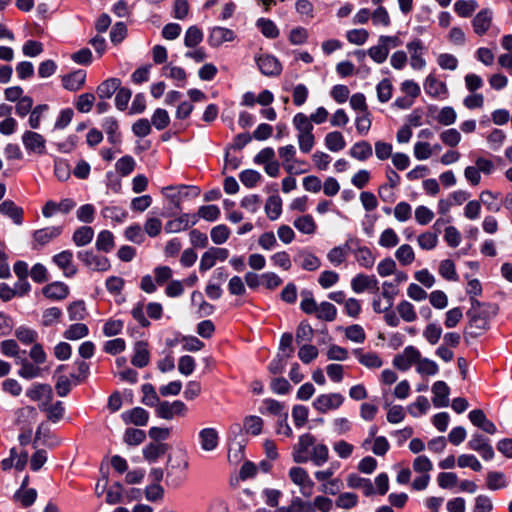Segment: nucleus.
<instances>
[{
	"label": "nucleus",
	"instance_id": "3c124183",
	"mask_svg": "<svg viewBox=\"0 0 512 512\" xmlns=\"http://www.w3.org/2000/svg\"><path fill=\"white\" fill-rule=\"evenodd\" d=\"M396 310L399 316L405 322H414L417 319V314L414 306L406 300H402L401 302H399L396 307Z\"/></svg>",
	"mask_w": 512,
	"mask_h": 512
},
{
	"label": "nucleus",
	"instance_id": "4be33fe9",
	"mask_svg": "<svg viewBox=\"0 0 512 512\" xmlns=\"http://www.w3.org/2000/svg\"><path fill=\"white\" fill-rule=\"evenodd\" d=\"M86 80V72L84 70H76L62 77L63 87L69 91H78L82 88Z\"/></svg>",
	"mask_w": 512,
	"mask_h": 512
},
{
	"label": "nucleus",
	"instance_id": "79ce46f5",
	"mask_svg": "<svg viewBox=\"0 0 512 512\" xmlns=\"http://www.w3.org/2000/svg\"><path fill=\"white\" fill-rule=\"evenodd\" d=\"M295 228L304 234H314L316 231V223L311 215H303L294 221Z\"/></svg>",
	"mask_w": 512,
	"mask_h": 512
},
{
	"label": "nucleus",
	"instance_id": "a878e982",
	"mask_svg": "<svg viewBox=\"0 0 512 512\" xmlns=\"http://www.w3.org/2000/svg\"><path fill=\"white\" fill-rule=\"evenodd\" d=\"M295 262H298L302 269L306 271H315L320 265V259L307 250H301L297 253L294 258Z\"/></svg>",
	"mask_w": 512,
	"mask_h": 512
},
{
	"label": "nucleus",
	"instance_id": "a211bd4d",
	"mask_svg": "<svg viewBox=\"0 0 512 512\" xmlns=\"http://www.w3.org/2000/svg\"><path fill=\"white\" fill-rule=\"evenodd\" d=\"M199 443L205 452L214 451L219 444V435L214 428H204L199 431Z\"/></svg>",
	"mask_w": 512,
	"mask_h": 512
},
{
	"label": "nucleus",
	"instance_id": "c9c22d12",
	"mask_svg": "<svg viewBox=\"0 0 512 512\" xmlns=\"http://www.w3.org/2000/svg\"><path fill=\"white\" fill-rule=\"evenodd\" d=\"M328 459V447L322 443L315 444L309 453V461H311L315 466H322L328 461Z\"/></svg>",
	"mask_w": 512,
	"mask_h": 512
},
{
	"label": "nucleus",
	"instance_id": "603ef678",
	"mask_svg": "<svg viewBox=\"0 0 512 512\" xmlns=\"http://www.w3.org/2000/svg\"><path fill=\"white\" fill-rule=\"evenodd\" d=\"M279 157L283 160L285 168L288 172H293L294 166L290 164L295 159L296 149L292 144L280 147L278 149Z\"/></svg>",
	"mask_w": 512,
	"mask_h": 512
},
{
	"label": "nucleus",
	"instance_id": "1a4fd4ad",
	"mask_svg": "<svg viewBox=\"0 0 512 512\" xmlns=\"http://www.w3.org/2000/svg\"><path fill=\"white\" fill-rule=\"evenodd\" d=\"M425 92L432 98L445 99L448 95L447 85L439 80L434 73H430L424 83Z\"/></svg>",
	"mask_w": 512,
	"mask_h": 512
},
{
	"label": "nucleus",
	"instance_id": "2eb2a0df",
	"mask_svg": "<svg viewBox=\"0 0 512 512\" xmlns=\"http://www.w3.org/2000/svg\"><path fill=\"white\" fill-rule=\"evenodd\" d=\"M493 13L489 8L480 10L472 20L474 32L482 36L487 33L492 24Z\"/></svg>",
	"mask_w": 512,
	"mask_h": 512
},
{
	"label": "nucleus",
	"instance_id": "423d86ee",
	"mask_svg": "<svg viewBox=\"0 0 512 512\" xmlns=\"http://www.w3.org/2000/svg\"><path fill=\"white\" fill-rule=\"evenodd\" d=\"M229 257V251L226 248L210 247L205 251L200 259L199 270L206 272L215 266L217 261H225Z\"/></svg>",
	"mask_w": 512,
	"mask_h": 512
},
{
	"label": "nucleus",
	"instance_id": "6ab92c4d",
	"mask_svg": "<svg viewBox=\"0 0 512 512\" xmlns=\"http://www.w3.org/2000/svg\"><path fill=\"white\" fill-rule=\"evenodd\" d=\"M433 404L437 408L446 407L449 404L450 388L444 381H436L432 386Z\"/></svg>",
	"mask_w": 512,
	"mask_h": 512
},
{
	"label": "nucleus",
	"instance_id": "69168bd1",
	"mask_svg": "<svg viewBox=\"0 0 512 512\" xmlns=\"http://www.w3.org/2000/svg\"><path fill=\"white\" fill-rule=\"evenodd\" d=\"M210 236L214 244L220 245L228 240L230 230L226 225L220 224L211 229Z\"/></svg>",
	"mask_w": 512,
	"mask_h": 512
},
{
	"label": "nucleus",
	"instance_id": "72a5a7b5",
	"mask_svg": "<svg viewBox=\"0 0 512 512\" xmlns=\"http://www.w3.org/2000/svg\"><path fill=\"white\" fill-rule=\"evenodd\" d=\"M96 249L98 251L109 253L115 247L114 236L109 230H102L97 235L95 242Z\"/></svg>",
	"mask_w": 512,
	"mask_h": 512
},
{
	"label": "nucleus",
	"instance_id": "7ed1b4c3",
	"mask_svg": "<svg viewBox=\"0 0 512 512\" xmlns=\"http://www.w3.org/2000/svg\"><path fill=\"white\" fill-rule=\"evenodd\" d=\"M316 444V439L313 435L306 433L299 437L298 443L293 447V460L294 462L306 463L309 461V453Z\"/></svg>",
	"mask_w": 512,
	"mask_h": 512
},
{
	"label": "nucleus",
	"instance_id": "58836bf2",
	"mask_svg": "<svg viewBox=\"0 0 512 512\" xmlns=\"http://www.w3.org/2000/svg\"><path fill=\"white\" fill-rule=\"evenodd\" d=\"M265 212L272 221L279 218L282 212V200L278 195H272L267 199Z\"/></svg>",
	"mask_w": 512,
	"mask_h": 512
},
{
	"label": "nucleus",
	"instance_id": "aec40b11",
	"mask_svg": "<svg viewBox=\"0 0 512 512\" xmlns=\"http://www.w3.org/2000/svg\"><path fill=\"white\" fill-rule=\"evenodd\" d=\"M235 39V33L225 27H214L209 35L208 42L212 47H219L225 42H231Z\"/></svg>",
	"mask_w": 512,
	"mask_h": 512
},
{
	"label": "nucleus",
	"instance_id": "f03ea898",
	"mask_svg": "<svg viewBox=\"0 0 512 512\" xmlns=\"http://www.w3.org/2000/svg\"><path fill=\"white\" fill-rule=\"evenodd\" d=\"M155 411L159 418L172 420L174 417H185L188 413V407L181 400L173 402L161 401L158 403Z\"/></svg>",
	"mask_w": 512,
	"mask_h": 512
},
{
	"label": "nucleus",
	"instance_id": "49530a36",
	"mask_svg": "<svg viewBox=\"0 0 512 512\" xmlns=\"http://www.w3.org/2000/svg\"><path fill=\"white\" fill-rule=\"evenodd\" d=\"M102 215L106 219L121 223L127 218V211L119 206H106L101 211Z\"/></svg>",
	"mask_w": 512,
	"mask_h": 512
},
{
	"label": "nucleus",
	"instance_id": "473e14b6",
	"mask_svg": "<svg viewBox=\"0 0 512 512\" xmlns=\"http://www.w3.org/2000/svg\"><path fill=\"white\" fill-rule=\"evenodd\" d=\"M120 85L121 81L118 78L107 79L97 87V95L100 99H108L119 89Z\"/></svg>",
	"mask_w": 512,
	"mask_h": 512
},
{
	"label": "nucleus",
	"instance_id": "774afa93",
	"mask_svg": "<svg viewBox=\"0 0 512 512\" xmlns=\"http://www.w3.org/2000/svg\"><path fill=\"white\" fill-rule=\"evenodd\" d=\"M358 503V496L352 492H344L339 494L335 504L338 508L351 509Z\"/></svg>",
	"mask_w": 512,
	"mask_h": 512
},
{
	"label": "nucleus",
	"instance_id": "338daca9",
	"mask_svg": "<svg viewBox=\"0 0 512 512\" xmlns=\"http://www.w3.org/2000/svg\"><path fill=\"white\" fill-rule=\"evenodd\" d=\"M417 242L421 249L432 250L438 244V234L437 232H424L418 236Z\"/></svg>",
	"mask_w": 512,
	"mask_h": 512
},
{
	"label": "nucleus",
	"instance_id": "ea45409f",
	"mask_svg": "<svg viewBox=\"0 0 512 512\" xmlns=\"http://www.w3.org/2000/svg\"><path fill=\"white\" fill-rule=\"evenodd\" d=\"M27 396L33 401H40L43 397H46V401H51L52 388L48 384H38L27 391Z\"/></svg>",
	"mask_w": 512,
	"mask_h": 512
},
{
	"label": "nucleus",
	"instance_id": "f704fd0d",
	"mask_svg": "<svg viewBox=\"0 0 512 512\" xmlns=\"http://www.w3.org/2000/svg\"><path fill=\"white\" fill-rule=\"evenodd\" d=\"M372 146L367 141H359L355 143L349 150L351 157L365 161L372 156Z\"/></svg>",
	"mask_w": 512,
	"mask_h": 512
},
{
	"label": "nucleus",
	"instance_id": "09e8293b",
	"mask_svg": "<svg viewBox=\"0 0 512 512\" xmlns=\"http://www.w3.org/2000/svg\"><path fill=\"white\" fill-rule=\"evenodd\" d=\"M243 426L247 434L257 436L262 432L263 420L259 416L250 415L244 419Z\"/></svg>",
	"mask_w": 512,
	"mask_h": 512
},
{
	"label": "nucleus",
	"instance_id": "37998d69",
	"mask_svg": "<svg viewBox=\"0 0 512 512\" xmlns=\"http://www.w3.org/2000/svg\"><path fill=\"white\" fill-rule=\"evenodd\" d=\"M89 333V329L86 324L84 323H75L70 325L65 331H64V337L67 340H79L84 337H86Z\"/></svg>",
	"mask_w": 512,
	"mask_h": 512
},
{
	"label": "nucleus",
	"instance_id": "f257e3e1",
	"mask_svg": "<svg viewBox=\"0 0 512 512\" xmlns=\"http://www.w3.org/2000/svg\"><path fill=\"white\" fill-rule=\"evenodd\" d=\"M77 258L83 265L92 271L106 272L111 268L107 257L96 254L93 250H81L77 252Z\"/></svg>",
	"mask_w": 512,
	"mask_h": 512
},
{
	"label": "nucleus",
	"instance_id": "13d9d810",
	"mask_svg": "<svg viewBox=\"0 0 512 512\" xmlns=\"http://www.w3.org/2000/svg\"><path fill=\"white\" fill-rule=\"evenodd\" d=\"M378 243L383 248H393L398 245L399 237L392 228H386L380 234Z\"/></svg>",
	"mask_w": 512,
	"mask_h": 512
},
{
	"label": "nucleus",
	"instance_id": "5701e85b",
	"mask_svg": "<svg viewBox=\"0 0 512 512\" xmlns=\"http://www.w3.org/2000/svg\"><path fill=\"white\" fill-rule=\"evenodd\" d=\"M123 421L136 426H145L149 420V413L142 407H135L122 413Z\"/></svg>",
	"mask_w": 512,
	"mask_h": 512
},
{
	"label": "nucleus",
	"instance_id": "cd10ccee",
	"mask_svg": "<svg viewBox=\"0 0 512 512\" xmlns=\"http://www.w3.org/2000/svg\"><path fill=\"white\" fill-rule=\"evenodd\" d=\"M149 359L148 344L143 341L136 342L131 363L138 368H143L148 365Z\"/></svg>",
	"mask_w": 512,
	"mask_h": 512
},
{
	"label": "nucleus",
	"instance_id": "dca6fc26",
	"mask_svg": "<svg viewBox=\"0 0 512 512\" xmlns=\"http://www.w3.org/2000/svg\"><path fill=\"white\" fill-rule=\"evenodd\" d=\"M196 215L183 214L180 217L170 220L165 224L166 233H178L188 229L197 223Z\"/></svg>",
	"mask_w": 512,
	"mask_h": 512
},
{
	"label": "nucleus",
	"instance_id": "e433bc0d",
	"mask_svg": "<svg viewBox=\"0 0 512 512\" xmlns=\"http://www.w3.org/2000/svg\"><path fill=\"white\" fill-rule=\"evenodd\" d=\"M353 353L358 361L367 368H379L383 364L381 358L376 353H363L361 349H355Z\"/></svg>",
	"mask_w": 512,
	"mask_h": 512
},
{
	"label": "nucleus",
	"instance_id": "052dcab7",
	"mask_svg": "<svg viewBox=\"0 0 512 512\" xmlns=\"http://www.w3.org/2000/svg\"><path fill=\"white\" fill-rule=\"evenodd\" d=\"M170 123V117L165 109L158 108L151 117V123L157 130L165 129Z\"/></svg>",
	"mask_w": 512,
	"mask_h": 512
},
{
	"label": "nucleus",
	"instance_id": "c756f323",
	"mask_svg": "<svg viewBox=\"0 0 512 512\" xmlns=\"http://www.w3.org/2000/svg\"><path fill=\"white\" fill-rule=\"evenodd\" d=\"M326 148L331 152H338L345 148L346 141L339 131H332L326 134L324 138Z\"/></svg>",
	"mask_w": 512,
	"mask_h": 512
},
{
	"label": "nucleus",
	"instance_id": "864d4df0",
	"mask_svg": "<svg viewBox=\"0 0 512 512\" xmlns=\"http://www.w3.org/2000/svg\"><path fill=\"white\" fill-rule=\"evenodd\" d=\"M203 40V32L197 26H190L184 37L186 47L194 48Z\"/></svg>",
	"mask_w": 512,
	"mask_h": 512
},
{
	"label": "nucleus",
	"instance_id": "b1692460",
	"mask_svg": "<svg viewBox=\"0 0 512 512\" xmlns=\"http://www.w3.org/2000/svg\"><path fill=\"white\" fill-rule=\"evenodd\" d=\"M43 295L52 300H63L69 294V288L63 282H52L42 289Z\"/></svg>",
	"mask_w": 512,
	"mask_h": 512
},
{
	"label": "nucleus",
	"instance_id": "393cba45",
	"mask_svg": "<svg viewBox=\"0 0 512 512\" xmlns=\"http://www.w3.org/2000/svg\"><path fill=\"white\" fill-rule=\"evenodd\" d=\"M50 401H45L39 404V409L46 413L47 419L53 423L60 421L65 413V408L61 401L54 404H49Z\"/></svg>",
	"mask_w": 512,
	"mask_h": 512
},
{
	"label": "nucleus",
	"instance_id": "9d476101",
	"mask_svg": "<svg viewBox=\"0 0 512 512\" xmlns=\"http://www.w3.org/2000/svg\"><path fill=\"white\" fill-rule=\"evenodd\" d=\"M420 352L414 346H407L401 354H397L393 359V365L401 370H408L412 364L418 362Z\"/></svg>",
	"mask_w": 512,
	"mask_h": 512
},
{
	"label": "nucleus",
	"instance_id": "4d7b16f0",
	"mask_svg": "<svg viewBox=\"0 0 512 512\" xmlns=\"http://www.w3.org/2000/svg\"><path fill=\"white\" fill-rule=\"evenodd\" d=\"M143 398L142 403L149 407H157L161 401L152 384L146 383L142 385Z\"/></svg>",
	"mask_w": 512,
	"mask_h": 512
},
{
	"label": "nucleus",
	"instance_id": "39448f33",
	"mask_svg": "<svg viewBox=\"0 0 512 512\" xmlns=\"http://www.w3.org/2000/svg\"><path fill=\"white\" fill-rule=\"evenodd\" d=\"M289 477L294 484L299 486L303 496L310 497L313 494L314 483L304 468L292 467L289 470Z\"/></svg>",
	"mask_w": 512,
	"mask_h": 512
},
{
	"label": "nucleus",
	"instance_id": "a19ab883",
	"mask_svg": "<svg viewBox=\"0 0 512 512\" xmlns=\"http://www.w3.org/2000/svg\"><path fill=\"white\" fill-rule=\"evenodd\" d=\"M293 125L295 127V129L297 130L298 134L297 135H302V134H309V133H313V124L311 122V120L309 119V117L307 115H305L304 113H297L296 115H294L293 117Z\"/></svg>",
	"mask_w": 512,
	"mask_h": 512
},
{
	"label": "nucleus",
	"instance_id": "5fc2aeb1",
	"mask_svg": "<svg viewBox=\"0 0 512 512\" xmlns=\"http://www.w3.org/2000/svg\"><path fill=\"white\" fill-rule=\"evenodd\" d=\"M15 336L21 343L28 345L36 342L38 333L29 327L20 326L15 330Z\"/></svg>",
	"mask_w": 512,
	"mask_h": 512
},
{
	"label": "nucleus",
	"instance_id": "ddd939ff",
	"mask_svg": "<svg viewBox=\"0 0 512 512\" xmlns=\"http://www.w3.org/2000/svg\"><path fill=\"white\" fill-rule=\"evenodd\" d=\"M52 261L63 271L65 277H72L77 273V268L73 264V253L70 250H64L54 255Z\"/></svg>",
	"mask_w": 512,
	"mask_h": 512
},
{
	"label": "nucleus",
	"instance_id": "6e6d98bb",
	"mask_svg": "<svg viewBox=\"0 0 512 512\" xmlns=\"http://www.w3.org/2000/svg\"><path fill=\"white\" fill-rule=\"evenodd\" d=\"M416 370L421 375H436L439 371V367L436 362L428 358H421L417 362Z\"/></svg>",
	"mask_w": 512,
	"mask_h": 512
},
{
	"label": "nucleus",
	"instance_id": "f8f14e48",
	"mask_svg": "<svg viewBox=\"0 0 512 512\" xmlns=\"http://www.w3.org/2000/svg\"><path fill=\"white\" fill-rule=\"evenodd\" d=\"M256 63L261 73L266 76H278L282 71L281 63L273 55H260L256 58Z\"/></svg>",
	"mask_w": 512,
	"mask_h": 512
},
{
	"label": "nucleus",
	"instance_id": "9b49d317",
	"mask_svg": "<svg viewBox=\"0 0 512 512\" xmlns=\"http://www.w3.org/2000/svg\"><path fill=\"white\" fill-rule=\"evenodd\" d=\"M22 143L29 153L44 154L46 149V140L44 137L33 131H26L22 135Z\"/></svg>",
	"mask_w": 512,
	"mask_h": 512
},
{
	"label": "nucleus",
	"instance_id": "2f4dec72",
	"mask_svg": "<svg viewBox=\"0 0 512 512\" xmlns=\"http://www.w3.org/2000/svg\"><path fill=\"white\" fill-rule=\"evenodd\" d=\"M167 449L166 444L150 443L143 448V456L148 462L154 463L166 453Z\"/></svg>",
	"mask_w": 512,
	"mask_h": 512
},
{
	"label": "nucleus",
	"instance_id": "bf43d9fd",
	"mask_svg": "<svg viewBox=\"0 0 512 512\" xmlns=\"http://www.w3.org/2000/svg\"><path fill=\"white\" fill-rule=\"evenodd\" d=\"M430 408L428 399L424 396H419L416 401L407 407L410 415L418 417L421 414H425Z\"/></svg>",
	"mask_w": 512,
	"mask_h": 512
},
{
	"label": "nucleus",
	"instance_id": "8fccbe9b",
	"mask_svg": "<svg viewBox=\"0 0 512 512\" xmlns=\"http://www.w3.org/2000/svg\"><path fill=\"white\" fill-rule=\"evenodd\" d=\"M256 25L260 29L261 33L267 38L274 39L279 35V29L270 19L260 18L257 20Z\"/></svg>",
	"mask_w": 512,
	"mask_h": 512
},
{
	"label": "nucleus",
	"instance_id": "6e6552de",
	"mask_svg": "<svg viewBox=\"0 0 512 512\" xmlns=\"http://www.w3.org/2000/svg\"><path fill=\"white\" fill-rule=\"evenodd\" d=\"M61 233H62L61 226H50V227L36 230L33 233L32 248L39 249V248L47 245L53 239L59 237L61 235Z\"/></svg>",
	"mask_w": 512,
	"mask_h": 512
},
{
	"label": "nucleus",
	"instance_id": "20e7f679",
	"mask_svg": "<svg viewBox=\"0 0 512 512\" xmlns=\"http://www.w3.org/2000/svg\"><path fill=\"white\" fill-rule=\"evenodd\" d=\"M344 396L340 393H325L318 395L313 401V407L320 413L338 409L344 403Z\"/></svg>",
	"mask_w": 512,
	"mask_h": 512
},
{
	"label": "nucleus",
	"instance_id": "bb28decb",
	"mask_svg": "<svg viewBox=\"0 0 512 512\" xmlns=\"http://www.w3.org/2000/svg\"><path fill=\"white\" fill-rule=\"evenodd\" d=\"M0 213L9 217L16 225L23 222V209L11 200H5L0 204Z\"/></svg>",
	"mask_w": 512,
	"mask_h": 512
},
{
	"label": "nucleus",
	"instance_id": "4c0bfd02",
	"mask_svg": "<svg viewBox=\"0 0 512 512\" xmlns=\"http://www.w3.org/2000/svg\"><path fill=\"white\" fill-rule=\"evenodd\" d=\"M102 127L107 134L108 141L112 144L120 143L121 136L118 132V122L113 117H107L104 119Z\"/></svg>",
	"mask_w": 512,
	"mask_h": 512
},
{
	"label": "nucleus",
	"instance_id": "f3484780",
	"mask_svg": "<svg viewBox=\"0 0 512 512\" xmlns=\"http://www.w3.org/2000/svg\"><path fill=\"white\" fill-rule=\"evenodd\" d=\"M469 420L471 423L481 429L482 431L488 433V434H495L497 432V428L495 424L490 421L483 410L481 409H475L469 412Z\"/></svg>",
	"mask_w": 512,
	"mask_h": 512
},
{
	"label": "nucleus",
	"instance_id": "c03bdc74",
	"mask_svg": "<svg viewBox=\"0 0 512 512\" xmlns=\"http://www.w3.org/2000/svg\"><path fill=\"white\" fill-rule=\"evenodd\" d=\"M13 498L15 501L20 502L23 507L27 508L36 501L37 491L33 488L18 489Z\"/></svg>",
	"mask_w": 512,
	"mask_h": 512
},
{
	"label": "nucleus",
	"instance_id": "de8ad7c7",
	"mask_svg": "<svg viewBox=\"0 0 512 512\" xmlns=\"http://www.w3.org/2000/svg\"><path fill=\"white\" fill-rule=\"evenodd\" d=\"M476 0H458L454 4V10L460 17H469L477 9Z\"/></svg>",
	"mask_w": 512,
	"mask_h": 512
},
{
	"label": "nucleus",
	"instance_id": "a18cd8bd",
	"mask_svg": "<svg viewBox=\"0 0 512 512\" xmlns=\"http://www.w3.org/2000/svg\"><path fill=\"white\" fill-rule=\"evenodd\" d=\"M395 258L401 265L408 266L415 260V253L409 244H403L395 251Z\"/></svg>",
	"mask_w": 512,
	"mask_h": 512
},
{
	"label": "nucleus",
	"instance_id": "7c9ffc66",
	"mask_svg": "<svg viewBox=\"0 0 512 512\" xmlns=\"http://www.w3.org/2000/svg\"><path fill=\"white\" fill-rule=\"evenodd\" d=\"M94 230L90 226H81L77 228L73 235L72 241L77 247L86 246L93 240Z\"/></svg>",
	"mask_w": 512,
	"mask_h": 512
},
{
	"label": "nucleus",
	"instance_id": "4468645a",
	"mask_svg": "<svg viewBox=\"0 0 512 512\" xmlns=\"http://www.w3.org/2000/svg\"><path fill=\"white\" fill-rule=\"evenodd\" d=\"M355 248L351 249L356 262L359 266L365 269H371L374 264L376 257L372 253L371 249L367 246H361L359 240H354Z\"/></svg>",
	"mask_w": 512,
	"mask_h": 512
},
{
	"label": "nucleus",
	"instance_id": "0e129e2a",
	"mask_svg": "<svg viewBox=\"0 0 512 512\" xmlns=\"http://www.w3.org/2000/svg\"><path fill=\"white\" fill-rule=\"evenodd\" d=\"M439 274L446 280L457 281L458 275L453 261L446 259L440 262Z\"/></svg>",
	"mask_w": 512,
	"mask_h": 512
},
{
	"label": "nucleus",
	"instance_id": "c85d7f7f",
	"mask_svg": "<svg viewBox=\"0 0 512 512\" xmlns=\"http://www.w3.org/2000/svg\"><path fill=\"white\" fill-rule=\"evenodd\" d=\"M353 242L354 240L350 239L343 246L332 248L327 254V259L330 263L334 266L341 265L346 260L347 252L351 250L350 244H353Z\"/></svg>",
	"mask_w": 512,
	"mask_h": 512
},
{
	"label": "nucleus",
	"instance_id": "0eeeda50",
	"mask_svg": "<svg viewBox=\"0 0 512 512\" xmlns=\"http://www.w3.org/2000/svg\"><path fill=\"white\" fill-rule=\"evenodd\" d=\"M407 51L410 55V66L414 70H422L426 66V60L424 59L425 46L423 42L415 38L406 44Z\"/></svg>",
	"mask_w": 512,
	"mask_h": 512
},
{
	"label": "nucleus",
	"instance_id": "e2e57ef3",
	"mask_svg": "<svg viewBox=\"0 0 512 512\" xmlns=\"http://www.w3.org/2000/svg\"><path fill=\"white\" fill-rule=\"evenodd\" d=\"M368 55L377 64L384 63L389 55L388 48L378 41V44L368 50Z\"/></svg>",
	"mask_w": 512,
	"mask_h": 512
},
{
	"label": "nucleus",
	"instance_id": "680f3d73",
	"mask_svg": "<svg viewBox=\"0 0 512 512\" xmlns=\"http://www.w3.org/2000/svg\"><path fill=\"white\" fill-rule=\"evenodd\" d=\"M316 316L320 320L333 321L336 319L337 309L330 302H322L318 307Z\"/></svg>",
	"mask_w": 512,
	"mask_h": 512
},
{
	"label": "nucleus",
	"instance_id": "412c9836",
	"mask_svg": "<svg viewBox=\"0 0 512 512\" xmlns=\"http://www.w3.org/2000/svg\"><path fill=\"white\" fill-rule=\"evenodd\" d=\"M347 486L351 489H361L365 496H371L375 493L373 484L370 479L360 477L355 473H351L346 478Z\"/></svg>",
	"mask_w": 512,
	"mask_h": 512
}]
</instances>
